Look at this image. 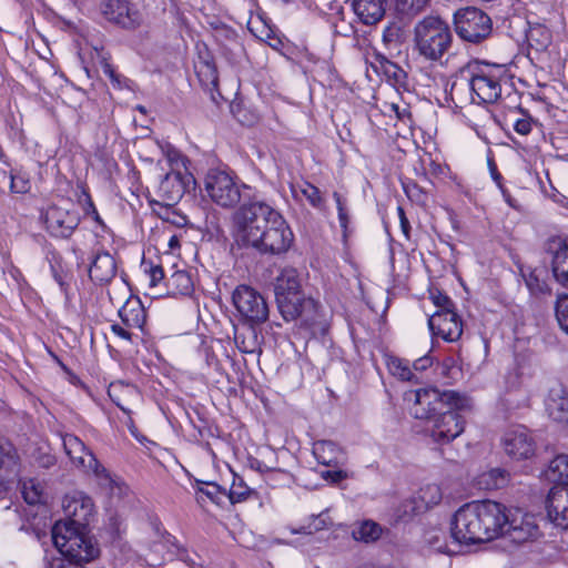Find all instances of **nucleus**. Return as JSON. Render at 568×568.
Instances as JSON below:
<instances>
[{
	"mask_svg": "<svg viewBox=\"0 0 568 568\" xmlns=\"http://www.w3.org/2000/svg\"><path fill=\"white\" fill-rule=\"evenodd\" d=\"M180 246V241L176 235H172L169 240V247L174 250Z\"/></svg>",
	"mask_w": 568,
	"mask_h": 568,
	"instance_id": "nucleus-60",
	"label": "nucleus"
},
{
	"mask_svg": "<svg viewBox=\"0 0 568 568\" xmlns=\"http://www.w3.org/2000/svg\"><path fill=\"white\" fill-rule=\"evenodd\" d=\"M377 59H378L381 67L383 68L385 73H393L394 75L396 74V71L398 70V68L395 63H393L392 61H389L387 58H385L383 55H378Z\"/></svg>",
	"mask_w": 568,
	"mask_h": 568,
	"instance_id": "nucleus-50",
	"label": "nucleus"
},
{
	"mask_svg": "<svg viewBox=\"0 0 568 568\" xmlns=\"http://www.w3.org/2000/svg\"><path fill=\"white\" fill-rule=\"evenodd\" d=\"M102 14L106 20L123 28L132 29L140 24V12L126 0H104L101 4Z\"/></svg>",
	"mask_w": 568,
	"mask_h": 568,
	"instance_id": "nucleus-17",
	"label": "nucleus"
},
{
	"mask_svg": "<svg viewBox=\"0 0 568 568\" xmlns=\"http://www.w3.org/2000/svg\"><path fill=\"white\" fill-rule=\"evenodd\" d=\"M301 291V281L295 268H283L275 282V298H282L285 302V296Z\"/></svg>",
	"mask_w": 568,
	"mask_h": 568,
	"instance_id": "nucleus-27",
	"label": "nucleus"
},
{
	"mask_svg": "<svg viewBox=\"0 0 568 568\" xmlns=\"http://www.w3.org/2000/svg\"><path fill=\"white\" fill-rule=\"evenodd\" d=\"M204 187L209 197L216 205L229 209L236 206L241 201L240 184L230 173L222 170H210L204 180Z\"/></svg>",
	"mask_w": 568,
	"mask_h": 568,
	"instance_id": "nucleus-9",
	"label": "nucleus"
},
{
	"mask_svg": "<svg viewBox=\"0 0 568 568\" xmlns=\"http://www.w3.org/2000/svg\"><path fill=\"white\" fill-rule=\"evenodd\" d=\"M454 26L457 36L467 42L479 43L493 31L490 17L476 7H465L454 13Z\"/></svg>",
	"mask_w": 568,
	"mask_h": 568,
	"instance_id": "nucleus-8",
	"label": "nucleus"
},
{
	"mask_svg": "<svg viewBox=\"0 0 568 568\" xmlns=\"http://www.w3.org/2000/svg\"><path fill=\"white\" fill-rule=\"evenodd\" d=\"M507 508L500 503L475 500L458 508L452 520V537L459 544L490 541L504 534Z\"/></svg>",
	"mask_w": 568,
	"mask_h": 568,
	"instance_id": "nucleus-2",
	"label": "nucleus"
},
{
	"mask_svg": "<svg viewBox=\"0 0 568 568\" xmlns=\"http://www.w3.org/2000/svg\"><path fill=\"white\" fill-rule=\"evenodd\" d=\"M430 0H394L395 9L403 16H416L428 6Z\"/></svg>",
	"mask_w": 568,
	"mask_h": 568,
	"instance_id": "nucleus-38",
	"label": "nucleus"
},
{
	"mask_svg": "<svg viewBox=\"0 0 568 568\" xmlns=\"http://www.w3.org/2000/svg\"><path fill=\"white\" fill-rule=\"evenodd\" d=\"M443 498L442 489L436 484H427L423 486L416 497L415 511H423L440 503Z\"/></svg>",
	"mask_w": 568,
	"mask_h": 568,
	"instance_id": "nucleus-30",
	"label": "nucleus"
},
{
	"mask_svg": "<svg viewBox=\"0 0 568 568\" xmlns=\"http://www.w3.org/2000/svg\"><path fill=\"white\" fill-rule=\"evenodd\" d=\"M333 197H334L336 206H337V212L341 211V209L347 207L346 200L339 193L334 192Z\"/></svg>",
	"mask_w": 568,
	"mask_h": 568,
	"instance_id": "nucleus-54",
	"label": "nucleus"
},
{
	"mask_svg": "<svg viewBox=\"0 0 568 568\" xmlns=\"http://www.w3.org/2000/svg\"><path fill=\"white\" fill-rule=\"evenodd\" d=\"M250 466H251V468H253L260 473H265V471L270 470V468L265 464H263L261 460H258L256 458L250 460Z\"/></svg>",
	"mask_w": 568,
	"mask_h": 568,
	"instance_id": "nucleus-52",
	"label": "nucleus"
},
{
	"mask_svg": "<svg viewBox=\"0 0 568 568\" xmlns=\"http://www.w3.org/2000/svg\"><path fill=\"white\" fill-rule=\"evenodd\" d=\"M397 212H398V217H399V221L403 220V217H406L405 215V212H404V209L398 206L397 207Z\"/></svg>",
	"mask_w": 568,
	"mask_h": 568,
	"instance_id": "nucleus-64",
	"label": "nucleus"
},
{
	"mask_svg": "<svg viewBox=\"0 0 568 568\" xmlns=\"http://www.w3.org/2000/svg\"><path fill=\"white\" fill-rule=\"evenodd\" d=\"M542 477L552 487H568V455L556 456L542 471Z\"/></svg>",
	"mask_w": 568,
	"mask_h": 568,
	"instance_id": "nucleus-26",
	"label": "nucleus"
},
{
	"mask_svg": "<svg viewBox=\"0 0 568 568\" xmlns=\"http://www.w3.org/2000/svg\"><path fill=\"white\" fill-rule=\"evenodd\" d=\"M294 534H312V530L306 527H301L300 529L293 530Z\"/></svg>",
	"mask_w": 568,
	"mask_h": 568,
	"instance_id": "nucleus-63",
	"label": "nucleus"
},
{
	"mask_svg": "<svg viewBox=\"0 0 568 568\" xmlns=\"http://www.w3.org/2000/svg\"><path fill=\"white\" fill-rule=\"evenodd\" d=\"M386 0H353L352 8L361 22L375 24L385 16Z\"/></svg>",
	"mask_w": 568,
	"mask_h": 568,
	"instance_id": "nucleus-23",
	"label": "nucleus"
},
{
	"mask_svg": "<svg viewBox=\"0 0 568 568\" xmlns=\"http://www.w3.org/2000/svg\"><path fill=\"white\" fill-rule=\"evenodd\" d=\"M234 339L242 353L253 354L260 349V342L254 326H250L246 333L235 334Z\"/></svg>",
	"mask_w": 568,
	"mask_h": 568,
	"instance_id": "nucleus-36",
	"label": "nucleus"
},
{
	"mask_svg": "<svg viewBox=\"0 0 568 568\" xmlns=\"http://www.w3.org/2000/svg\"><path fill=\"white\" fill-rule=\"evenodd\" d=\"M21 494L29 505H38L44 501L43 487L36 479H24L21 483Z\"/></svg>",
	"mask_w": 568,
	"mask_h": 568,
	"instance_id": "nucleus-34",
	"label": "nucleus"
},
{
	"mask_svg": "<svg viewBox=\"0 0 568 568\" xmlns=\"http://www.w3.org/2000/svg\"><path fill=\"white\" fill-rule=\"evenodd\" d=\"M322 477L326 480H331L332 483H339L347 477L346 473L338 470H326L322 473Z\"/></svg>",
	"mask_w": 568,
	"mask_h": 568,
	"instance_id": "nucleus-44",
	"label": "nucleus"
},
{
	"mask_svg": "<svg viewBox=\"0 0 568 568\" xmlns=\"http://www.w3.org/2000/svg\"><path fill=\"white\" fill-rule=\"evenodd\" d=\"M430 300L437 307L436 311L447 312L455 308L453 301L447 295L443 294L439 291H432Z\"/></svg>",
	"mask_w": 568,
	"mask_h": 568,
	"instance_id": "nucleus-42",
	"label": "nucleus"
},
{
	"mask_svg": "<svg viewBox=\"0 0 568 568\" xmlns=\"http://www.w3.org/2000/svg\"><path fill=\"white\" fill-rule=\"evenodd\" d=\"M80 223L75 211L52 205L45 212V224L49 232L58 237H69Z\"/></svg>",
	"mask_w": 568,
	"mask_h": 568,
	"instance_id": "nucleus-16",
	"label": "nucleus"
},
{
	"mask_svg": "<svg viewBox=\"0 0 568 568\" xmlns=\"http://www.w3.org/2000/svg\"><path fill=\"white\" fill-rule=\"evenodd\" d=\"M433 364V359L429 356H423L417 358L413 364V372H422L430 367Z\"/></svg>",
	"mask_w": 568,
	"mask_h": 568,
	"instance_id": "nucleus-47",
	"label": "nucleus"
},
{
	"mask_svg": "<svg viewBox=\"0 0 568 568\" xmlns=\"http://www.w3.org/2000/svg\"><path fill=\"white\" fill-rule=\"evenodd\" d=\"M119 316L128 328H142L146 320L145 310L139 298H126L119 308Z\"/></svg>",
	"mask_w": 568,
	"mask_h": 568,
	"instance_id": "nucleus-24",
	"label": "nucleus"
},
{
	"mask_svg": "<svg viewBox=\"0 0 568 568\" xmlns=\"http://www.w3.org/2000/svg\"><path fill=\"white\" fill-rule=\"evenodd\" d=\"M251 494V488L246 486L241 477H235L231 489H230V500L234 503L244 501Z\"/></svg>",
	"mask_w": 568,
	"mask_h": 568,
	"instance_id": "nucleus-39",
	"label": "nucleus"
},
{
	"mask_svg": "<svg viewBox=\"0 0 568 568\" xmlns=\"http://www.w3.org/2000/svg\"><path fill=\"white\" fill-rule=\"evenodd\" d=\"M413 414L416 418L432 419L448 408H464L466 398L455 390H439L435 387L414 392Z\"/></svg>",
	"mask_w": 568,
	"mask_h": 568,
	"instance_id": "nucleus-7",
	"label": "nucleus"
},
{
	"mask_svg": "<svg viewBox=\"0 0 568 568\" xmlns=\"http://www.w3.org/2000/svg\"><path fill=\"white\" fill-rule=\"evenodd\" d=\"M556 317L560 328L568 334V295L558 298L556 304Z\"/></svg>",
	"mask_w": 568,
	"mask_h": 568,
	"instance_id": "nucleus-41",
	"label": "nucleus"
},
{
	"mask_svg": "<svg viewBox=\"0 0 568 568\" xmlns=\"http://www.w3.org/2000/svg\"><path fill=\"white\" fill-rule=\"evenodd\" d=\"M382 535V527L372 520L363 521L356 529L353 530V537L363 542H373Z\"/></svg>",
	"mask_w": 568,
	"mask_h": 568,
	"instance_id": "nucleus-35",
	"label": "nucleus"
},
{
	"mask_svg": "<svg viewBox=\"0 0 568 568\" xmlns=\"http://www.w3.org/2000/svg\"><path fill=\"white\" fill-rule=\"evenodd\" d=\"M112 332L118 335L119 337L129 341L131 338V334L126 328L121 326L120 324H113L111 326Z\"/></svg>",
	"mask_w": 568,
	"mask_h": 568,
	"instance_id": "nucleus-51",
	"label": "nucleus"
},
{
	"mask_svg": "<svg viewBox=\"0 0 568 568\" xmlns=\"http://www.w3.org/2000/svg\"><path fill=\"white\" fill-rule=\"evenodd\" d=\"M549 520L562 528H568V487H551L546 499Z\"/></svg>",
	"mask_w": 568,
	"mask_h": 568,
	"instance_id": "nucleus-19",
	"label": "nucleus"
},
{
	"mask_svg": "<svg viewBox=\"0 0 568 568\" xmlns=\"http://www.w3.org/2000/svg\"><path fill=\"white\" fill-rule=\"evenodd\" d=\"M313 455L325 466L343 464L345 454L341 447L331 440H317L313 444Z\"/></svg>",
	"mask_w": 568,
	"mask_h": 568,
	"instance_id": "nucleus-25",
	"label": "nucleus"
},
{
	"mask_svg": "<svg viewBox=\"0 0 568 568\" xmlns=\"http://www.w3.org/2000/svg\"><path fill=\"white\" fill-rule=\"evenodd\" d=\"M65 454L70 457L77 467L92 471L99 487L109 496H122L126 489L125 485L113 477L109 470L99 463L92 452L84 443L72 434H65L62 437Z\"/></svg>",
	"mask_w": 568,
	"mask_h": 568,
	"instance_id": "nucleus-5",
	"label": "nucleus"
},
{
	"mask_svg": "<svg viewBox=\"0 0 568 568\" xmlns=\"http://www.w3.org/2000/svg\"><path fill=\"white\" fill-rule=\"evenodd\" d=\"M54 278H55L57 283L59 284L61 291L68 296V288H69L68 283H65L63 277L57 273L54 274Z\"/></svg>",
	"mask_w": 568,
	"mask_h": 568,
	"instance_id": "nucleus-56",
	"label": "nucleus"
},
{
	"mask_svg": "<svg viewBox=\"0 0 568 568\" xmlns=\"http://www.w3.org/2000/svg\"><path fill=\"white\" fill-rule=\"evenodd\" d=\"M44 568H78V562L67 560L63 557H45Z\"/></svg>",
	"mask_w": 568,
	"mask_h": 568,
	"instance_id": "nucleus-43",
	"label": "nucleus"
},
{
	"mask_svg": "<svg viewBox=\"0 0 568 568\" xmlns=\"http://www.w3.org/2000/svg\"><path fill=\"white\" fill-rule=\"evenodd\" d=\"M166 286L169 292L173 295H186L192 292L193 282L190 274L186 271L180 270L173 272L166 278Z\"/></svg>",
	"mask_w": 568,
	"mask_h": 568,
	"instance_id": "nucleus-31",
	"label": "nucleus"
},
{
	"mask_svg": "<svg viewBox=\"0 0 568 568\" xmlns=\"http://www.w3.org/2000/svg\"><path fill=\"white\" fill-rule=\"evenodd\" d=\"M277 307L285 321H294L303 315L315 312L316 303L312 298H307L301 291L285 296V302L282 298L276 300Z\"/></svg>",
	"mask_w": 568,
	"mask_h": 568,
	"instance_id": "nucleus-20",
	"label": "nucleus"
},
{
	"mask_svg": "<svg viewBox=\"0 0 568 568\" xmlns=\"http://www.w3.org/2000/svg\"><path fill=\"white\" fill-rule=\"evenodd\" d=\"M204 67H205V69L209 71V74H210V82H211L212 84H214V85H215V84H216V82H217V75H216V71H215V69H213V68H212V67H210L209 64H205Z\"/></svg>",
	"mask_w": 568,
	"mask_h": 568,
	"instance_id": "nucleus-58",
	"label": "nucleus"
},
{
	"mask_svg": "<svg viewBox=\"0 0 568 568\" xmlns=\"http://www.w3.org/2000/svg\"><path fill=\"white\" fill-rule=\"evenodd\" d=\"M192 180L193 178L190 174L175 171L166 173L158 186V199L153 200L152 204L170 210L183 197Z\"/></svg>",
	"mask_w": 568,
	"mask_h": 568,
	"instance_id": "nucleus-11",
	"label": "nucleus"
},
{
	"mask_svg": "<svg viewBox=\"0 0 568 568\" xmlns=\"http://www.w3.org/2000/svg\"><path fill=\"white\" fill-rule=\"evenodd\" d=\"M428 327L433 335L446 342H456L463 334V321L455 308L443 312L435 311L428 318Z\"/></svg>",
	"mask_w": 568,
	"mask_h": 568,
	"instance_id": "nucleus-13",
	"label": "nucleus"
},
{
	"mask_svg": "<svg viewBox=\"0 0 568 568\" xmlns=\"http://www.w3.org/2000/svg\"><path fill=\"white\" fill-rule=\"evenodd\" d=\"M293 193L298 196L303 195L308 203L314 207H320L323 204L321 191L308 182H301L293 186Z\"/></svg>",
	"mask_w": 568,
	"mask_h": 568,
	"instance_id": "nucleus-37",
	"label": "nucleus"
},
{
	"mask_svg": "<svg viewBox=\"0 0 568 568\" xmlns=\"http://www.w3.org/2000/svg\"><path fill=\"white\" fill-rule=\"evenodd\" d=\"M199 495H205L207 498H210L211 500L214 499V493L211 491V490H204L203 488H200L199 489Z\"/></svg>",
	"mask_w": 568,
	"mask_h": 568,
	"instance_id": "nucleus-62",
	"label": "nucleus"
},
{
	"mask_svg": "<svg viewBox=\"0 0 568 568\" xmlns=\"http://www.w3.org/2000/svg\"><path fill=\"white\" fill-rule=\"evenodd\" d=\"M452 42L448 24L438 17H426L414 27V50L426 61H442Z\"/></svg>",
	"mask_w": 568,
	"mask_h": 568,
	"instance_id": "nucleus-3",
	"label": "nucleus"
},
{
	"mask_svg": "<svg viewBox=\"0 0 568 568\" xmlns=\"http://www.w3.org/2000/svg\"><path fill=\"white\" fill-rule=\"evenodd\" d=\"M11 190L17 193H26L28 183L22 178L11 176Z\"/></svg>",
	"mask_w": 568,
	"mask_h": 568,
	"instance_id": "nucleus-49",
	"label": "nucleus"
},
{
	"mask_svg": "<svg viewBox=\"0 0 568 568\" xmlns=\"http://www.w3.org/2000/svg\"><path fill=\"white\" fill-rule=\"evenodd\" d=\"M519 118L515 119L513 128L520 135H528L535 123V120L523 109L518 111Z\"/></svg>",
	"mask_w": 568,
	"mask_h": 568,
	"instance_id": "nucleus-40",
	"label": "nucleus"
},
{
	"mask_svg": "<svg viewBox=\"0 0 568 568\" xmlns=\"http://www.w3.org/2000/svg\"><path fill=\"white\" fill-rule=\"evenodd\" d=\"M232 303L241 320L250 326L260 325L268 318V305L264 296L252 286H236L232 293Z\"/></svg>",
	"mask_w": 568,
	"mask_h": 568,
	"instance_id": "nucleus-10",
	"label": "nucleus"
},
{
	"mask_svg": "<svg viewBox=\"0 0 568 568\" xmlns=\"http://www.w3.org/2000/svg\"><path fill=\"white\" fill-rule=\"evenodd\" d=\"M92 499L83 493L75 491L63 499V510L69 518L65 523L77 528H85L93 515Z\"/></svg>",
	"mask_w": 568,
	"mask_h": 568,
	"instance_id": "nucleus-15",
	"label": "nucleus"
},
{
	"mask_svg": "<svg viewBox=\"0 0 568 568\" xmlns=\"http://www.w3.org/2000/svg\"><path fill=\"white\" fill-rule=\"evenodd\" d=\"M85 528H77L68 523L57 521L52 527V540L63 558L73 562H89L99 555L93 539Z\"/></svg>",
	"mask_w": 568,
	"mask_h": 568,
	"instance_id": "nucleus-6",
	"label": "nucleus"
},
{
	"mask_svg": "<svg viewBox=\"0 0 568 568\" xmlns=\"http://www.w3.org/2000/svg\"><path fill=\"white\" fill-rule=\"evenodd\" d=\"M552 273L555 278L568 286V237L559 243L552 257Z\"/></svg>",
	"mask_w": 568,
	"mask_h": 568,
	"instance_id": "nucleus-28",
	"label": "nucleus"
},
{
	"mask_svg": "<svg viewBox=\"0 0 568 568\" xmlns=\"http://www.w3.org/2000/svg\"><path fill=\"white\" fill-rule=\"evenodd\" d=\"M458 408H448L429 419L428 428L430 437L439 443L447 444L464 432V420L457 413Z\"/></svg>",
	"mask_w": 568,
	"mask_h": 568,
	"instance_id": "nucleus-12",
	"label": "nucleus"
},
{
	"mask_svg": "<svg viewBox=\"0 0 568 568\" xmlns=\"http://www.w3.org/2000/svg\"><path fill=\"white\" fill-rule=\"evenodd\" d=\"M546 410L554 422L568 425V390L561 386L552 387L546 402Z\"/></svg>",
	"mask_w": 568,
	"mask_h": 568,
	"instance_id": "nucleus-22",
	"label": "nucleus"
},
{
	"mask_svg": "<svg viewBox=\"0 0 568 568\" xmlns=\"http://www.w3.org/2000/svg\"><path fill=\"white\" fill-rule=\"evenodd\" d=\"M392 37H393V28L392 27H388L385 29L384 31V40L385 41H390L392 40Z\"/></svg>",
	"mask_w": 568,
	"mask_h": 568,
	"instance_id": "nucleus-61",
	"label": "nucleus"
},
{
	"mask_svg": "<svg viewBox=\"0 0 568 568\" xmlns=\"http://www.w3.org/2000/svg\"><path fill=\"white\" fill-rule=\"evenodd\" d=\"M506 483V474L500 468H493L476 477V485L480 489L491 490L500 488Z\"/></svg>",
	"mask_w": 568,
	"mask_h": 568,
	"instance_id": "nucleus-32",
	"label": "nucleus"
},
{
	"mask_svg": "<svg viewBox=\"0 0 568 568\" xmlns=\"http://www.w3.org/2000/svg\"><path fill=\"white\" fill-rule=\"evenodd\" d=\"M551 39L550 30L539 23L530 24L526 31V40L529 48L537 52L545 51L550 45Z\"/></svg>",
	"mask_w": 568,
	"mask_h": 568,
	"instance_id": "nucleus-29",
	"label": "nucleus"
},
{
	"mask_svg": "<svg viewBox=\"0 0 568 568\" xmlns=\"http://www.w3.org/2000/svg\"><path fill=\"white\" fill-rule=\"evenodd\" d=\"M104 73L111 79L112 82L120 84L119 78L115 74L114 70L111 68V65H106L104 68Z\"/></svg>",
	"mask_w": 568,
	"mask_h": 568,
	"instance_id": "nucleus-57",
	"label": "nucleus"
},
{
	"mask_svg": "<svg viewBox=\"0 0 568 568\" xmlns=\"http://www.w3.org/2000/svg\"><path fill=\"white\" fill-rule=\"evenodd\" d=\"M164 271L162 266L155 265L150 268V284L155 286L159 282L164 278Z\"/></svg>",
	"mask_w": 568,
	"mask_h": 568,
	"instance_id": "nucleus-46",
	"label": "nucleus"
},
{
	"mask_svg": "<svg viewBox=\"0 0 568 568\" xmlns=\"http://www.w3.org/2000/svg\"><path fill=\"white\" fill-rule=\"evenodd\" d=\"M400 227H402L405 236L408 237L409 222H408L407 217H403V220H400Z\"/></svg>",
	"mask_w": 568,
	"mask_h": 568,
	"instance_id": "nucleus-59",
	"label": "nucleus"
},
{
	"mask_svg": "<svg viewBox=\"0 0 568 568\" xmlns=\"http://www.w3.org/2000/svg\"><path fill=\"white\" fill-rule=\"evenodd\" d=\"M505 453L516 460L528 459L535 454V442L526 429L507 432L503 439Z\"/></svg>",
	"mask_w": 568,
	"mask_h": 568,
	"instance_id": "nucleus-18",
	"label": "nucleus"
},
{
	"mask_svg": "<svg viewBox=\"0 0 568 568\" xmlns=\"http://www.w3.org/2000/svg\"><path fill=\"white\" fill-rule=\"evenodd\" d=\"M338 222H339V226L343 231V237L346 239L348 235V224H349V215L347 212V207L341 209V211H338Z\"/></svg>",
	"mask_w": 568,
	"mask_h": 568,
	"instance_id": "nucleus-45",
	"label": "nucleus"
},
{
	"mask_svg": "<svg viewBox=\"0 0 568 568\" xmlns=\"http://www.w3.org/2000/svg\"><path fill=\"white\" fill-rule=\"evenodd\" d=\"M262 40L270 41V45L273 48H278V45L282 44L281 40L276 37H274L273 31L270 28H266L262 31V33L258 36Z\"/></svg>",
	"mask_w": 568,
	"mask_h": 568,
	"instance_id": "nucleus-48",
	"label": "nucleus"
},
{
	"mask_svg": "<svg viewBox=\"0 0 568 568\" xmlns=\"http://www.w3.org/2000/svg\"><path fill=\"white\" fill-rule=\"evenodd\" d=\"M503 195H504V199H505L506 203L510 207L516 209V210L519 209V205L517 204V201L508 192L503 191Z\"/></svg>",
	"mask_w": 568,
	"mask_h": 568,
	"instance_id": "nucleus-55",
	"label": "nucleus"
},
{
	"mask_svg": "<svg viewBox=\"0 0 568 568\" xmlns=\"http://www.w3.org/2000/svg\"><path fill=\"white\" fill-rule=\"evenodd\" d=\"M235 220L241 241L260 253L282 254L293 243V232L284 217L263 201L243 205Z\"/></svg>",
	"mask_w": 568,
	"mask_h": 568,
	"instance_id": "nucleus-1",
	"label": "nucleus"
},
{
	"mask_svg": "<svg viewBox=\"0 0 568 568\" xmlns=\"http://www.w3.org/2000/svg\"><path fill=\"white\" fill-rule=\"evenodd\" d=\"M118 272L115 258L109 252H100L94 256L89 268L90 278L97 284L109 283Z\"/></svg>",
	"mask_w": 568,
	"mask_h": 568,
	"instance_id": "nucleus-21",
	"label": "nucleus"
},
{
	"mask_svg": "<svg viewBox=\"0 0 568 568\" xmlns=\"http://www.w3.org/2000/svg\"><path fill=\"white\" fill-rule=\"evenodd\" d=\"M508 537L517 544L534 540L539 535L536 519L530 514H524L519 509L514 513L507 510V524L504 530Z\"/></svg>",
	"mask_w": 568,
	"mask_h": 568,
	"instance_id": "nucleus-14",
	"label": "nucleus"
},
{
	"mask_svg": "<svg viewBox=\"0 0 568 568\" xmlns=\"http://www.w3.org/2000/svg\"><path fill=\"white\" fill-rule=\"evenodd\" d=\"M10 458V448L6 445L0 444V468Z\"/></svg>",
	"mask_w": 568,
	"mask_h": 568,
	"instance_id": "nucleus-53",
	"label": "nucleus"
},
{
	"mask_svg": "<svg viewBox=\"0 0 568 568\" xmlns=\"http://www.w3.org/2000/svg\"><path fill=\"white\" fill-rule=\"evenodd\" d=\"M387 367L393 376L402 381L418 382V378L410 368L408 361L399 357H389L387 361Z\"/></svg>",
	"mask_w": 568,
	"mask_h": 568,
	"instance_id": "nucleus-33",
	"label": "nucleus"
},
{
	"mask_svg": "<svg viewBox=\"0 0 568 568\" xmlns=\"http://www.w3.org/2000/svg\"><path fill=\"white\" fill-rule=\"evenodd\" d=\"M450 94L456 105L467 101L477 104L495 103L501 95L499 70L480 68L466 82L453 83Z\"/></svg>",
	"mask_w": 568,
	"mask_h": 568,
	"instance_id": "nucleus-4",
	"label": "nucleus"
}]
</instances>
